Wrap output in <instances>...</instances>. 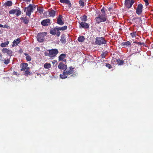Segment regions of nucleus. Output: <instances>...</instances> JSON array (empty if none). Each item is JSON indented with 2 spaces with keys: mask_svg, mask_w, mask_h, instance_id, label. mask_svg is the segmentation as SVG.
<instances>
[{
  "mask_svg": "<svg viewBox=\"0 0 153 153\" xmlns=\"http://www.w3.org/2000/svg\"><path fill=\"white\" fill-rule=\"evenodd\" d=\"M107 15L105 14L102 15L101 13L99 14L98 16L95 18V20L97 23L99 24L102 22H106V23H108L109 21L107 20Z\"/></svg>",
  "mask_w": 153,
  "mask_h": 153,
  "instance_id": "obj_1",
  "label": "nucleus"
},
{
  "mask_svg": "<svg viewBox=\"0 0 153 153\" xmlns=\"http://www.w3.org/2000/svg\"><path fill=\"white\" fill-rule=\"evenodd\" d=\"M36 7V6L34 4H30L27 7L24 8V12H26V15L30 17L33 11L34 8Z\"/></svg>",
  "mask_w": 153,
  "mask_h": 153,
  "instance_id": "obj_2",
  "label": "nucleus"
},
{
  "mask_svg": "<svg viewBox=\"0 0 153 153\" xmlns=\"http://www.w3.org/2000/svg\"><path fill=\"white\" fill-rule=\"evenodd\" d=\"M69 70L63 72L62 74L60 75V77L62 79H65L67 77V75H69L72 74L74 72V68L71 66L69 68Z\"/></svg>",
  "mask_w": 153,
  "mask_h": 153,
  "instance_id": "obj_3",
  "label": "nucleus"
},
{
  "mask_svg": "<svg viewBox=\"0 0 153 153\" xmlns=\"http://www.w3.org/2000/svg\"><path fill=\"white\" fill-rule=\"evenodd\" d=\"M95 39V43L97 45H101L106 44L107 41L103 37H97Z\"/></svg>",
  "mask_w": 153,
  "mask_h": 153,
  "instance_id": "obj_4",
  "label": "nucleus"
},
{
  "mask_svg": "<svg viewBox=\"0 0 153 153\" xmlns=\"http://www.w3.org/2000/svg\"><path fill=\"white\" fill-rule=\"evenodd\" d=\"M47 34V33L43 32L38 34L37 39V40L40 42H43L44 40V37Z\"/></svg>",
  "mask_w": 153,
  "mask_h": 153,
  "instance_id": "obj_5",
  "label": "nucleus"
},
{
  "mask_svg": "<svg viewBox=\"0 0 153 153\" xmlns=\"http://www.w3.org/2000/svg\"><path fill=\"white\" fill-rule=\"evenodd\" d=\"M50 33L52 35H55L56 34L57 36H59L60 35V32L58 30V27H55L52 28L50 31Z\"/></svg>",
  "mask_w": 153,
  "mask_h": 153,
  "instance_id": "obj_6",
  "label": "nucleus"
},
{
  "mask_svg": "<svg viewBox=\"0 0 153 153\" xmlns=\"http://www.w3.org/2000/svg\"><path fill=\"white\" fill-rule=\"evenodd\" d=\"M48 51L49 52L50 57L52 58L55 57L59 53V51L56 49L50 50Z\"/></svg>",
  "mask_w": 153,
  "mask_h": 153,
  "instance_id": "obj_7",
  "label": "nucleus"
},
{
  "mask_svg": "<svg viewBox=\"0 0 153 153\" xmlns=\"http://www.w3.org/2000/svg\"><path fill=\"white\" fill-rule=\"evenodd\" d=\"M134 2V0H125V5L128 9L130 8Z\"/></svg>",
  "mask_w": 153,
  "mask_h": 153,
  "instance_id": "obj_8",
  "label": "nucleus"
},
{
  "mask_svg": "<svg viewBox=\"0 0 153 153\" xmlns=\"http://www.w3.org/2000/svg\"><path fill=\"white\" fill-rule=\"evenodd\" d=\"M58 68L61 70H62L63 71H66L67 69V65H66V63L65 64H64L63 62H60L58 66Z\"/></svg>",
  "mask_w": 153,
  "mask_h": 153,
  "instance_id": "obj_9",
  "label": "nucleus"
},
{
  "mask_svg": "<svg viewBox=\"0 0 153 153\" xmlns=\"http://www.w3.org/2000/svg\"><path fill=\"white\" fill-rule=\"evenodd\" d=\"M143 8V5L140 4L138 5L137 8L136 9V13L138 15H140L142 12V9Z\"/></svg>",
  "mask_w": 153,
  "mask_h": 153,
  "instance_id": "obj_10",
  "label": "nucleus"
},
{
  "mask_svg": "<svg viewBox=\"0 0 153 153\" xmlns=\"http://www.w3.org/2000/svg\"><path fill=\"white\" fill-rule=\"evenodd\" d=\"M41 24L43 26H47L51 24L50 19H47L43 20L41 22Z\"/></svg>",
  "mask_w": 153,
  "mask_h": 153,
  "instance_id": "obj_11",
  "label": "nucleus"
},
{
  "mask_svg": "<svg viewBox=\"0 0 153 153\" xmlns=\"http://www.w3.org/2000/svg\"><path fill=\"white\" fill-rule=\"evenodd\" d=\"M28 64L26 63H23L21 64L20 66L21 67V71H26V70H29L30 68L28 67Z\"/></svg>",
  "mask_w": 153,
  "mask_h": 153,
  "instance_id": "obj_12",
  "label": "nucleus"
},
{
  "mask_svg": "<svg viewBox=\"0 0 153 153\" xmlns=\"http://www.w3.org/2000/svg\"><path fill=\"white\" fill-rule=\"evenodd\" d=\"M79 27L80 28H89L88 24L85 22H79Z\"/></svg>",
  "mask_w": 153,
  "mask_h": 153,
  "instance_id": "obj_13",
  "label": "nucleus"
},
{
  "mask_svg": "<svg viewBox=\"0 0 153 153\" xmlns=\"http://www.w3.org/2000/svg\"><path fill=\"white\" fill-rule=\"evenodd\" d=\"M66 57V55L64 53L61 54L59 57L58 60L59 61H62L66 62V60L65 59Z\"/></svg>",
  "mask_w": 153,
  "mask_h": 153,
  "instance_id": "obj_14",
  "label": "nucleus"
},
{
  "mask_svg": "<svg viewBox=\"0 0 153 153\" xmlns=\"http://www.w3.org/2000/svg\"><path fill=\"white\" fill-rule=\"evenodd\" d=\"M62 15H59L58 17L57 20V23L60 25H63L64 24V22L62 20Z\"/></svg>",
  "mask_w": 153,
  "mask_h": 153,
  "instance_id": "obj_15",
  "label": "nucleus"
},
{
  "mask_svg": "<svg viewBox=\"0 0 153 153\" xmlns=\"http://www.w3.org/2000/svg\"><path fill=\"white\" fill-rule=\"evenodd\" d=\"M60 2L61 3L67 4L68 5L69 7H70L71 6V4L69 0H60Z\"/></svg>",
  "mask_w": 153,
  "mask_h": 153,
  "instance_id": "obj_16",
  "label": "nucleus"
},
{
  "mask_svg": "<svg viewBox=\"0 0 153 153\" xmlns=\"http://www.w3.org/2000/svg\"><path fill=\"white\" fill-rule=\"evenodd\" d=\"M48 12H49V15L50 17H53L55 16L56 13L55 11L52 9H49L48 10Z\"/></svg>",
  "mask_w": 153,
  "mask_h": 153,
  "instance_id": "obj_17",
  "label": "nucleus"
},
{
  "mask_svg": "<svg viewBox=\"0 0 153 153\" xmlns=\"http://www.w3.org/2000/svg\"><path fill=\"white\" fill-rule=\"evenodd\" d=\"M20 19L21 20H22V22L25 24H28L29 22V20L26 16L25 17H21Z\"/></svg>",
  "mask_w": 153,
  "mask_h": 153,
  "instance_id": "obj_18",
  "label": "nucleus"
},
{
  "mask_svg": "<svg viewBox=\"0 0 153 153\" xmlns=\"http://www.w3.org/2000/svg\"><path fill=\"white\" fill-rule=\"evenodd\" d=\"M122 45L124 47H130L131 46V43L129 41H127L126 42H123L122 43Z\"/></svg>",
  "mask_w": 153,
  "mask_h": 153,
  "instance_id": "obj_19",
  "label": "nucleus"
},
{
  "mask_svg": "<svg viewBox=\"0 0 153 153\" xmlns=\"http://www.w3.org/2000/svg\"><path fill=\"white\" fill-rule=\"evenodd\" d=\"M20 42V39L19 38L17 39L16 40H15L13 41L12 46L14 47L15 46L17 45Z\"/></svg>",
  "mask_w": 153,
  "mask_h": 153,
  "instance_id": "obj_20",
  "label": "nucleus"
},
{
  "mask_svg": "<svg viewBox=\"0 0 153 153\" xmlns=\"http://www.w3.org/2000/svg\"><path fill=\"white\" fill-rule=\"evenodd\" d=\"M118 61L117 60V59L115 58H113L112 59V60L111 61V63L112 64L114 65H117L118 64V63L117 62Z\"/></svg>",
  "mask_w": 153,
  "mask_h": 153,
  "instance_id": "obj_21",
  "label": "nucleus"
},
{
  "mask_svg": "<svg viewBox=\"0 0 153 153\" xmlns=\"http://www.w3.org/2000/svg\"><path fill=\"white\" fill-rule=\"evenodd\" d=\"M9 41H7L4 43H1L0 45V46L2 47H6L7 45L9 44Z\"/></svg>",
  "mask_w": 153,
  "mask_h": 153,
  "instance_id": "obj_22",
  "label": "nucleus"
},
{
  "mask_svg": "<svg viewBox=\"0 0 153 153\" xmlns=\"http://www.w3.org/2000/svg\"><path fill=\"white\" fill-rule=\"evenodd\" d=\"M44 67L46 69H48L51 68V65L50 63H46L44 64Z\"/></svg>",
  "mask_w": 153,
  "mask_h": 153,
  "instance_id": "obj_23",
  "label": "nucleus"
},
{
  "mask_svg": "<svg viewBox=\"0 0 153 153\" xmlns=\"http://www.w3.org/2000/svg\"><path fill=\"white\" fill-rule=\"evenodd\" d=\"M4 5L6 6H11L12 5V2L10 1H8L5 2Z\"/></svg>",
  "mask_w": 153,
  "mask_h": 153,
  "instance_id": "obj_24",
  "label": "nucleus"
},
{
  "mask_svg": "<svg viewBox=\"0 0 153 153\" xmlns=\"http://www.w3.org/2000/svg\"><path fill=\"white\" fill-rule=\"evenodd\" d=\"M37 10L38 12L41 14L43 13L44 10L42 8L39 7L37 8Z\"/></svg>",
  "mask_w": 153,
  "mask_h": 153,
  "instance_id": "obj_25",
  "label": "nucleus"
},
{
  "mask_svg": "<svg viewBox=\"0 0 153 153\" xmlns=\"http://www.w3.org/2000/svg\"><path fill=\"white\" fill-rule=\"evenodd\" d=\"M29 70H26L24 72V74L27 76H28V75H31L32 73L31 72H30Z\"/></svg>",
  "mask_w": 153,
  "mask_h": 153,
  "instance_id": "obj_26",
  "label": "nucleus"
},
{
  "mask_svg": "<svg viewBox=\"0 0 153 153\" xmlns=\"http://www.w3.org/2000/svg\"><path fill=\"white\" fill-rule=\"evenodd\" d=\"M85 38L83 36H80L78 39V40L80 42H82L84 41Z\"/></svg>",
  "mask_w": 153,
  "mask_h": 153,
  "instance_id": "obj_27",
  "label": "nucleus"
},
{
  "mask_svg": "<svg viewBox=\"0 0 153 153\" xmlns=\"http://www.w3.org/2000/svg\"><path fill=\"white\" fill-rule=\"evenodd\" d=\"M67 28V26H64L61 27H58V30H66Z\"/></svg>",
  "mask_w": 153,
  "mask_h": 153,
  "instance_id": "obj_28",
  "label": "nucleus"
},
{
  "mask_svg": "<svg viewBox=\"0 0 153 153\" xmlns=\"http://www.w3.org/2000/svg\"><path fill=\"white\" fill-rule=\"evenodd\" d=\"M60 40L62 43H65L66 42L65 38L64 36H62Z\"/></svg>",
  "mask_w": 153,
  "mask_h": 153,
  "instance_id": "obj_29",
  "label": "nucleus"
},
{
  "mask_svg": "<svg viewBox=\"0 0 153 153\" xmlns=\"http://www.w3.org/2000/svg\"><path fill=\"white\" fill-rule=\"evenodd\" d=\"M87 16L84 15L81 17V19L82 22H85L87 20Z\"/></svg>",
  "mask_w": 153,
  "mask_h": 153,
  "instance_id": "obj_30",
  "label": "nucleus"
},
{
  "mask_svg": "<svg viewBox=\"0 0 153 153\" xmlns=\"http://www.w3.org/2000/svg\"><path fill=\"white\" fill-rule=\"evenodd\" d=\"M16 15L17 16H18L21 14V11L19 9H16Z\"/></svg>",
  "mask_w": 153,
  "mask_h": 153,
  "instance_id": "obj_31",
  "label": "nucleus"
},
{
  "mask_svg": "<svg viewBox=\"0 0 153 153\" xmlns=\"http://www.w3.org/2000/svg\"><path fill=\"white\" fill-rule=\"evenodd\" d=\"M118 61L117 62L118 63V65H122L124 63V61L123 60H120V59H117Z\"/></svg>",
  "mask_w": 153,
  "mask_h": 153,
  "instance_id": "obj_32",
  "label": "nucleus"
},
{
  "mask_svg": "<svg viewBox=\"0 0 153 153\" xmlns=\"http://www.w3.org/2000/svg\"><path fill=\"white\" fill-rule=\"evenodd\" d=\"M107 55V53L106 52H102L101 55V57L102 58H105Z\"/></svg>",
  "mask_w": 153,
  "mask_h": 153,
  "instance_id": "obj_33",
  "label": "nucleus"
},
{
  "mask_svg": "<svg viewBox=\"0 0 153 153\" xmlns=\"http://www.w3.org/2000/svg\"><path fill=\"white\" fill-rule=\"evenodd\" d=\"M16 9H13L10 10L9 12V13L10 14H14L16 13Z\"/></svg>",
  "mask_w": 153,
  "mask_h": 153,
  "instance_id": "obj_34",
  "label": "nucleus"
},
{
  "mask_svg": "<svg viewBox=\"0 0 153 153\" xmlns=\"http://www.w3.org/2000/svg\"><path fill=\"white\" fill-rule=\"evenodd\" d=\"M79 3L80 6L83 7L84 6V3L83 1L82 0H80L79 1Z\"/></svg>",
  "mask_w": 153,
  "mask_h": 153,
  "instance_id": "obj_35",
  "label": "nucleus"
},
{
  "mask_svg": "<svg viewBox=\"0 0 153 153\" xmlns=\"http://www.w3.org/2000/svg\"><path fill=\"white\" fill-rule=\"evenodd\" d=\"M12 51L8 49L7 53L8 55L11 56L12 54Z\"/></svg>",
  "mask_w": 153,
  "mask_h": 153,
  "instance_id": "obj_36",
  "label": "nucleus"
},
{
  "mask_svg": "<svg viewBox=\"0 0 153 153\" xmlns=\"http://www.w3.org/2000/svg\"><path fill=\"white\" fill-rule=\"evenodd\" d=\"M26 59L28 61H30L31 60V56L29 55L27 56L26 57Z\"/></svg>",
  "mask_w": 153,
  "mask_h": 153,
  "instance_id": "obj_37",
  "label": "nucleus"
},
{
  "mask_svg": "<svg viewBox=\"0 0 153 153\" xmlns=\"http://www.w3.org/2000/svg\"><path fill=\"white\" fill-rule=\"evenodd\" d=\"M105 66L109 69L112 68L111 65L109 63H105Z\"/></svg>",
  "mask_w": 153,
  "mask_h": 153,
  "instance_id": "obj_38",
  "label": "nucleus"
},
{
  "mask_svg": "<svg viewBox=\"0 0 153 153\" xmlns=\"http://www.w3.org/2000/svg\"><path fill=\"white\" fill-rule=\"evenodd\" d=\"M131 35L132 37H136V36L137 35V34L136 32H134L131 33Z\"/></svg>",
  "mask_w": 153,
  "mask_h": 153,
  "instance_id": "obj_39",
  "label": "nucleus"
},
{
  "mask_svg": "<svg viewBox=\"0 0 153 153\" xmlns=\"http://www.w3.org/2000/svg\"><path fill=\"white\" fill-rule=\"evenodd\" d=\"M101 12L102 13V14H101L105 15V14L106 15H107L106 13H105V9H104V7H103L102 8L101 10Z\"/></svg>",
  "mask_w": 153,
  "mask_h": 153,
  "instance_id": "obj_40",
  "label": "nucleus"
},
{
  "mask_svg": "<svg viewBox=\"0 0 153 153\" xmlns=\"http://www.w3.org/2000/svg\"><path fill=\"white\" fill-rule=\"evenodd\" d=\"M10 62V60L8 59H7L6 60H4V63L6 65H7Z\"/></svg>",
  "mask_w": 153,
  "mask_h": 153,
  "instance_id": "obj_41",
  "label": "nucleus"
},
{
  "mask_svg": "<svg viewBox=\"0 0 153 153\" xmlns=\"http://www.w3.org/2000/svg\"><path fill=\"white\" fill-rule=\"evenodd\" d=\"M7 50L8 49L7 48H4L2 50V51L4 53H7Z\"/></svg>",
  "mask_w": 153,
  "mask_h": 153,
  "instance_id": "obj_42",
  "label": "nucleus"
},
{
  "mask_svg": "<svg viewBox=\"0 0 153 153\" xmlns=\"http://www.w3.org/2000/svg\"><path fill=\"white\" fill-rule=\"evenodd\" d=\"M144 2H145V5L147 6L149 5V0H144Z\"/></svg>",
  "mask_w": 153,
  "mask_h": 153,
  "instance_id": "obj_43",
  "label": "nucleus"
},
{
  "mask_svg": "<svg viewBox=\"0 0 153 153\" xmlns=\"http://www.w3.org/2000/svg\"><path fill=\"white\" fill-rule=\"evenodd\" d=\"M52 63L53 65H56L57 64V61L56 60H53L52 61Z\"/></svg>",
  "mask_w": 153,
  "mask_h": 153,
  "instance_id": "obj_44",
  "label": "nucleus"
},
{
  "mask_svg": "<svg viewBox=\"0 0 153 153\" xmlns=\"http://www.w3.org/2000/svg\"><path fill=\"white\" fill-rule=\"evenodd\" d=\"M113 8L112 6H110L108 7V10L109 11H111L112 10V9Z\"/></svg>",
  "mask_w": 153,
  "mask_h": 153,
  "instance_id": "obj_45",
  "label": "nucleus"
},
{
  "mask_svg": "<svg viewBox=\"0 0 153 153\" xmlns=\"http://www.w3.org/2000/svg\"><path fill=\"white\" fill-rule=\"evenodd\" d=\"M45 55V56H48L50 57V55L49 54V52L48 53L47 52H45L44 53Z\"/></svg>",
  "mask_w": 153,
  "mask_h": 153,
  "instance_id": "obj_46",
  "label": "nucleus"
},
{
  "mask_svg": "<svg viewBox=\"0 0 153 153\" xmlns=\"http://www.w3.org/2000/svg\"><path fill=\"white\" fill-rule=\"evenodd\" d=\"M136 43H137L138 45H141L143 44V42L141 43L140 42H136Z\"/></svg>",
  "mask_w": 153,
  "mask_h": 153,
  "instance_id": "obj_47",
  "label": "nucleus"
},
{
  "mask_svg": "<svg viewBox=\"0 0 153 153\" xmlns=\"http://www.w3.org/2000/svg\"><path fill=\"white\" fill-rule=\"evenodd\" d=\"M9 27V26L8 25H4V28H8V27Z\"/></svg>",
  "mask_w": 153,
  "mask_h": 153,
  "instance_id": "obj_48",
  "label": "nucleus"
},
{
  "mask_svg": "<svg viewBox=\"0 0 153 153\" xmlns=\"http://www.w3.org/2000/svg\"><path fill=\"white\" fill-rule=\"evenodd\" d=\"M2 57V55L0 53V59H1Z\"/></svg>",
  "mask_w": 153,
  "mask_h": 153,
  "instance_id": "obj_49",
  "label": "nucleus"
},
{
  "mask_svg": "<svg viewBox=\"0 0 153 153\" xmlns=\"http://www.w3.org/2000/svg\"><path fill=\"white\" fill-rule=\"evenodd\" d=\"M3 27V25L1 24H0V27Z\"/></svg>",
  "mask_w": 153,
  "mask_h": 153,
  "instance_id": "obj_50",
  "label": "nucleus"
},
{
  "mask_svg": "<svg viewBox=\"0 0 153 153\" xmlns=\"http://www.w3.org/2000/svg\"><path fill=\"white\" fill-rule=\"evenodd\" d=\"M145 46L146 47H148V45H145V44H144V46Z\"/></svg>",
  "mask_w": 153,
  "mask_h": 153,
  "instance_id": "obj_51",
  "label": "nucleus"
},
{
  "mask_svg": "<svg viewBox=\"0 0 153 153\" xmlns=\"http://www.w3.org/2000/svg\"><path fill=\"white\" fill-rule=\"evenodd\" d=\"M24 54L25 56H28V55H27V53H25Z\"/></svg>",
  "mask_w": 153,
  "mask_h": 153,
  "instance_id": "obj_52",
  "label": "nucleus"
},
{
  "mask_svg": "<svg viewBox=\"0 0 153 153\" xmlns=\"http://www.w3.org/2000/svg\"><path fill=\"white\" fill-rule=\"evenodd\" d=\"M4 61V60H2V59H0V61H1V62H2V61Z\"/></svg>",
  "mask_w": 153,
  "mask_h": 153,
  "instance_id": "obj_53",
  "label": "nucleus"
},
{
  "mask_svg": "<svg viewBox=\"0 0 153 153\" xmlns=\"http://www.w3.org/2000/svg\"><path fill=\"white\" fill-rule=\"evenodd\" d=\"M31 0H26V1H28L30 2V1Z\"/></svg>",
  "mask_w": 153,
  "mask_h": 153,
  "instance_id": "obj_54",
  "label": "nucleus"
},
{
  "mask_svg": "<svg viewBox=\"0 0 153 153\" xmlns=\"http://www.w3.org/2000/svg\"><path fill=\"white\" fill-rule=\"evenodd\" d=\"M44 14L45 15V14H47V12H45L44 13Z\"/></svg>",
  "mask_w": 153,
  "mask_h": 153,
  "instance_id": "obj_55",
  "label": "nucleus"
}]
</instances>
